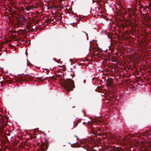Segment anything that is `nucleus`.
Segmentation results:
<instances>
[{
    "label": "nucleus",
    "instance_id": "obj_1",
    "mask_svg": "<svg viewBox=\"0 0 151 151\" xmlns=\"http://www.w3.org/2000/svg\"><path fill=\"white\" fill-rule=\"evenodd\" d=\"M73 81L71 79L65 81L64 83V87L66 91H71L75 88Z\"/></svg>",
    "mask_w": 151,
    "mask_h": 151
},
{
    "label": "nucleus",
    "instance_id": "obj_2",
    "mask_svg": "<svg viewBox=\"0 0 151 151\" xmlns=\"http://www.w3.org/2000/svg\"><path fill=\"white\" fill-rule=\"evenodd\" d=\"M7 124L6 122L5 121H4L3 120L1 117L0 118V126H1L2 127H4Z\"/></svg>",
    "mask_w": 151,
    "mask_h": 151
},
{
    "label": "nucleus",
    "instance_id": "obj_3",
    "mask_svg": "<svg viewBox=\"0 0 151 151\" xmlns=\"http://www.w3.org/2000/svg\"><path fill=\"white\" fill-rule=\"evenodd\" d=\"M115 138V139H116V140H117V139H118V138H117V137H115V138H114H114Z\"/></svg>",
    "mask_w": 151,
    "mask_h": 151
},
{
    "label": "nucleus",
    "instance_id": "obj_4",
    "mask_svg": "<svg viewBox=\"0 0 151 151\" xmlns=\"http://www.w3.org/2000/svg\"><path fill=\"white\" fill-rule=\"evenodd\" d=\"M75 77V76L74 75H73L72 76V77Z\"/></svg>",
    "mask_w": 151,
    "mask_h": 151
},
{
    "label": "nucleus",
    "instance_id": "obj_5",
    "mask_svg": "<svg viewBox=\"0 0 151 151\" xmlns=\"http://www.w3.org/2000/svg\"><path fill=\"white\" fill-rule=\"evenodd\" d=\"M85 123H86L85 122H83V124H85Z\"/></svg>",
    "mask_w": 151,
    "mask_h": 151
},
{
    "label": "nucleus",
    "instance_id": "obj_6",
    "mask_svg": "<svg viewBox=\"0 0 151 151\" xmlns=\"http://www.w3.org/2000/svg\"><path fill=\"white\" fill-rule=\"evenodd\" d=\"M85 33L86 35H87V33L85 32H83Z\"/></svg>",
    "mask_w": 151,
    "mask_h": 151
},
{
    "label": "nucleus",
    "instance_id": "obj_7",
    "mask_svg": "<svg viewBox=\"0 0 151 151\" xmlns=\"http://www.w3.org/2000/svg\"><path fill=\"white\" fill-rule=\"evenodd\" d=\"M149 134H151V133H150V132H149Z\"/></svg>",
    "mask_w": 151,
    "mask_h": 151
},
{
    "label": "nucleus",
    "instance_id": "obj_8",
    "mask_svg": "<svg viewBox=\"0 0 151 151\" xmlns=\"http://www.w3.org/2000/svg\"><path fill=\"white\" fill-rule=\"evenodd\" d=\"M75 137H76L77 138H78L76 136H75Z\"/></svg>",
    "mask_w": 151,
    "mask_h": 151
},
{
    "label": "nucleus",
    "instance_id": "obj_9",
    "mask_svg": "<svg viewBox=\"0 0 151 151\" xmlns=\"http://www.w3.org/2000/svg\"><path fill=\"white\" fill-rule=\"evenodd\" d=\"M84 81H85V80H84V81H83V83H84Z\"/></svg>",
    "mask_w": 151,
    "mask_h": 151
}]
</instances>
